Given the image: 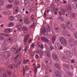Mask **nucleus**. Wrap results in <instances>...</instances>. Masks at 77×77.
I'll return each instance as SVG.
<instances>
[{"mask_svg":"<svg viewBox=\"0 0 77 77\" xmlns=\"http://www.w3.org/2000/svg\"><path fill=\"white\" fill-rule=\"evenodd\" d=\"M61 27H63L64 29H65L66 27L67 29H71V28H72V24L71 22L67 21L66 24V27L65 26V25L63 24H61Z\"/></svg>","mask_w":77,"mask_h":77,"instance_id":"nucleus-1","label":"nucleus"},{"mask_svg":"<svg viewBox=\"0 0 77 77\" xmlns=\"http://www.w3.org/2000/svg\"><path fill=\"white\" fill-rule=\"evenodd\" d=\"M60 41L61 44L63 45H67V42L65 38L63 37H61L60 38Z\"/></svg>","mask_w":77,"mask_h":77,"instance_id":"nucleus-2","label":"nucleus"},{"mask_svg":"<svg viewBox=\"0 0 77 77\" xmlns=\"http://www.w3.org/2000/svg\"><path fill=\"white\" fill-rule=\"evenodd\" d=\"M69 42L70 45L71 47H74L75 45V43L73 41L72 38H70L69 40Z\"/></svg>","mask_w":77,"mask_h":77,"instance_id":"nucleus-3","label":"nucleus"},{"mask_svg":"<svg viewBox=\"0 0 77 77\" xmlns=\"http://www.w3.org/2000/svg\"><path fill=\"white\" fill-rule=\"evenodd\" d=\"M4 57H5V58H7L8 57H10L11 56V54L9 52H4L3 54Z\"/></svg>","mask_w":77,"mask_h":77,"instance_id":"nucleus-4","label":"nucleus"},{"mask_svg":"<svg viewBox=\"0 0 77 77\" xmlns=\"http://www.w3.org/2000/svg\"><path fill=\"white\" fill-rule=\"evenodd\" d=\"M41 40L43 42H46V43H48L49 42V40L47 38L45 37H41Z\"/></svg>","mask_w":77,"mask_h":77,"instance_id":"nucleus-5","label":"nucleus"},{"mask_svg":"<svg viewBox=\"0 0 77 77\" xmlns=\"http://www.w3.org/2000/svg\"><path fill=\"white\" fill-rule=\"evenodd\" d=\"M35 9H36V6L34 5H32L30 7L29 10L30 11H34Z\"/></svg>","mask_w":77,"mask_h":77,"instance_id":"nucleus-6","label":"nucleus"},{"mask_svg":"<svg viewBox=\"0 0 77 77\" xmlns=\"http://www.w3.org/2000/svg\"><path fill=\"white\" fill-rule=\"evenodd\" d=\"M24 23L26 24H29L30 23V20L29 18L27 17L25 18L24 19Z\"/></svg>","mask_w":77,"mask_h":77,"instance_id":"nucleus-7","label":"nucleus"},{"mask_svg":"<svg viewBox=\"0 0 77 77\" xmlns=\"http://www.w3.org/2000/svg\"><path fill=\"white\" fill-rule=\"evenodd\" d=\"M14 14H17V12H19L20 11V8L18 7H15L14 8Z\"/></svg>","mask_w":77,"mask_h":77,"instance_id":"nucleus-8","label":"nucleus"},{"mask_svg":"<svg viewBox=\"0 0 77 77\" xmlns=\"http://www.w3.org/2000/svg\"><path fill=\"white\" fill-rule=\"evenodd\" d=\"M55 76L57 77H61V74L59 71L56 70L55 72Z\"/></svg>","mask_w":77,"mask_h":77,"instance_id":"nucleus-9","label":"nucleus"},{"mask_svg":"<svg viewBox=\"0 0 77 77\" xmlns=\"http://www.w3.org/2000/svg\"><path fill=\"white\" fill-rule=\"evenodd\" d=\"M52 56L53 59H54V60H56L58 58V57H57V54H56V53H53L52 54Z\"/></svg>","mask_w":77,"mask_h":77,"instance_id":"nucleus-10","label":"nucleus"},{"mask_svg":"<svg viewBox=\"0 0 77 77\" xmlns=\"http://www.w3.org/2000/svg\"><path fill=\"white\" fill-rule=\"evenodd\" d=\"M71 6L70 5H67L66 6V11H70L71 10Z\"/></svg>","mask_w":77,"mask_h":77,"instance_id":"nucleus-11","label":"nucleus"},{"mask_svg":"<svg viewBox=\"0 0 77 77\" xmlns=\"http://www.w3.org/2000/svg\"><path fill=\"white\" fill-rule=\"evenodd\" d=\"M66 54L67 56H71V52L69 51H67L66 52Z\"/></svg>","mask_w":77,"mask_h":77,"instance_id":"nucleus-12","label":"nucleus"},{"mask_svg":"<svg viewBox=\"0 0 77 77\" xmlns=\"http://www.w3.org/2000/svg\"><path fill=\"white\" fill-rule=\"evenodd\" d=\"M61 57L63 59V60L64 62L66 61V56L64 55V54H63L61 55Z\"/></svg>","mask_w":77,"mask_h":77,"instance_id":"nucleus-13","label":"nucleus"},{"mask_svg":"<svg viewBox=\"0 0 77 77\" xmlns=\"http://www.w3.org/2000/svg\"><path fill=\"white\" fill-rule=\"evenodd\" d=\"M4 32L5 33H10V32H11V29L10 28L4 30Z\"/></svg>","mask_w":77,"mask_h":77,"instance_id":"nucleus-14","label":"nucleus"},{"mask_svg":"<svg viewBox=\"0 0 77 77\" xmlns=\"http://www.w3.org/2000/svg\"><path fill=\"white\" fill-rule=\"evenodd\" d=\"M19 56H20V57H21V55H20L19 54H18L17 55V56L15 57L14 59V62H16L17 60V59L18 58V57H19Z\"/></svg>","mask_w":77,"mask_h":77,"instance_id":"nucleus-15","label":"nucleus"},{"mask_svg":"<svg viewBox=\"0 0 77 77\" xmlns=\"http://www.w3.org/2000/svg\"><path fill=\"white\" fill-rule=\"evenodd\" d=\"M24 5L26 7H29L30 6V3L29 2H25Z\"/></svg>","mask_w":77,"mask_h":77,"instance_id":"nucleus-16","label":"nucleus"},{"mask_svg":"<svg viewBox=\"0 0 77 77\" xmlns=\"http://www.w3.org/2000/svg\"><path fill=\"white\" fill-rule=\"evenodd\" d=\"M20 4V2L18 1H15L14 2V5L15 6H18Z\"/></svg>","mask_w":77,"mask_h":77,"instance_id":"nucleus-17","label":"nucleus"},{"mask_svg":"<svg viewBox=\"0 0 77 77\" xmlns=\"http://www.w3.org/2000/svg\"><path fill=\"white\" fill-rule=\"evenodd\" d=\"M67 31L64 30L63 31L62 34L64 36H67Z\"/></svg>","mask_w":77,"mask_h":77,"instance_id":"nucleus-18","label":"nucleus"},{"mask_svg":"<svg viewBox=\"0 0 77 77\" xmlns=\"http://www.w3.org/2000/svg\"><path fill=\"white\" fill-rule=\"evenodd\" d=\"M17 48H18V47H17V46L12 47L11 48V50H12V51H15V50H17Z\"/></svg>","mask_w":77,"mask_h":77,"instance_id":"nucleus-19","label":"nucleus"},{"mask_svg":"<svg viewBox=\"0 0 77 77\" xmlns=\"http://www.w3.org/2000/svg\"><path fill=\"white\" fill-rule=\"evenodd\" d=\"M46 56L48 57H51V54L50 52L48 51L46 52Z\"/></svg>","mask_w":77,"mask_h":77,"instance_id":"nucleus-20","label":"nucleus"},{"mask_svg":"<svg viewBox=\"0 0 77 77\" xmlns=\"http://www.w3.org/2000/svg\"><path fill=\"white\" fill-rule=\"evenodd\" d=\"M30 50V48L29 49V46H26L24 49L25 52L27 51H28V50L29 51Z\"/></svg>","mask_w":77,"mask_h":77,"instance_id":"nucleus-21","label":"nucleus"},{"mask_svg":"<svg viewBox=\"0 0 77 77\" xmlns=\"http://www.w3.org/2000/svg\"><path fill=\"white\" fill-rule=\"evenodd\" d=\"M71 17L73 18H75L76 17V13H72L71 14Z\"/></svg>","mask_w":77,"mask_h":77,"instance_id":"nucleus-22","label":"nucleus"},{"mask_svg":"<svg viewBox=\"0 0 77 77\" xmlns=\"http://www.w3.org/2000/svg\"><path fill=\"white\" fill-rule=\"evenodd\" d=\"M50 29H51L50 26L49 25H48L47 27V32H50Z\"/></svg>","mask_w":77,"mask_h":77,"instance_id":"nucleus-23","label":"nucleus"},{"mask_svg":"<svg viewBox=\"0 0 77 77\" xmlns=\"http://www.w3.org/2000/svg\"><path fill=\"white\" fill-rule=\"evenodd\" d=\"M56 38L55 36H54L52 39V42L53 43H54L55 41L56 40Z\"/></svg>","mask_w":77,"mask_h":77,"instance_id":"nucleus-24","label":"nucleus"},{"mask_svg":"<svg viewBox=\"0 0 77 77\" xmlns=\"http://www.w3.org/2000/svg\"><path fill=\"white\" fill-rule=\"evenodd\" d=\"M60 46V45L59 43H56V44L55 48H59Z\"/></svg>","mask_w":77,"mask_h":77,"instance_id":"nucleus-25","label":"nucleus"},{"mask_svg":"<svg viewBox=\"0 0 77 77\" xmlns=\"http://www.w3.org/2000/svg\"><path fill=\"white\" fill-rule=\"evenodd\" d=\"M55 66L56 68H58V69H60V65L58 63H56L55 64Z\"/></svg>","mask_w":77,"mask_h":77,"instance_id":"nucleus-26","label":"nucleus"},{"mask_svg":"<svg viewBox=\"0 0 77 77\" xmlns=\"http://www.w3.org/2000/svg\"><path fill=\"white\" fill-rule=\"evenodd\" d=\"M14 23L12 22H11L9 23L8 24V27H12V26H14Z\"/></svg>","mask_w":77,"mask_h":77,"instance_id":"nucleus-27","label":"nucleus"},{"mask_svg":"<svg viewBox=\"0 0 77 77\" xmlns=\"http://www.w3.org/2000/svg\"><path fill=\"white\" fill-rule=\"evenodd\" d=\"M28 28L26 27H23L22 30L23 31H27Z\"/></svg>","mask_w":77,"mask_h":77,"instance_id":"nucleus-28","label":"nucleus"},{"mask_svg":"<svg viewBox=\"0 0 77 77\" xmlns=\"http://www.w3.org/2000/svg\"><path fill=\"white\" fill-rule=\"evenodd\" d=\"M34 15H32L31 16V20L32 21H35V19L34 18Z\"/></svg>","mask_w":77,"mask_h":77,"instance_id":"nucleus-29","label":"nucleus"},{"mask_svg":"<svg viewBox=\"0 0 77 77\" xmlns=\"http://www.w3.org/2000/svg\"><path fill=\"white\" fill-rule=\"evenodd\" d=\"M55 31L57 33H59L60 32V29L59 28H56L55 29Z\"/></svg>","mask_w":77,"mask_h":77,"instance_id":"nucleus-30","label":"nucleus"},{"mask_svg":"<svg viewBox=\"0 0 77 77\" xmlns=\"http://www.w3.org/2000/svg\"><path fill=\"white\" fill-rule=\"evenodd\" d=\"M14 19V17L13 16H11L9 17V20L11 21H12Z\"/></svg>","mask_w":77,"mask_h":77,"instance_id":"nucleus-31","label":"nucleus"},{"mask_svg":"<svg viewBox=\"0 0 77 77\" xmlns=\"http://www.w3.org/2000/svg\"><path fill=\"white\" fill-rule=\"evenodd\" d=\"M61 14H65V10H64V9H62L61 11Z\"/></svg>","mask_w":77,"mask_h":77,"instance_id":"nucleus-32","label":"nucleus"},{"mask_svg":"<svg viewBox=\"0 0 77 77\" xmlns=\"http://www.w3.org/2000/svg\"><path fill=\"white\" fill-rule=\"evenodd\" d=\"M12 7V5H8L6 6V8H11Z\"/></svg>","mask_w":77,"mask_h":77,"instance_id":"nucleus-33","label":"nucleus"},{"mask_svg":"<svg viewBox=\"0 0 77 77\" xmlns=\"http://www.w3.org/2000/svg\"><path fill=\"white\" fill-rule=\"evenodd\" d=\"M21 51V49H18L16 51V52H15L14 54H16L17 53H18V52H20V51Z\"/></svg>","mask_w":77,"mask_h":77,"instance_id":"nucleus-34","label":"nucleus"},{"mask_svg":"<svg viewBox=\"0 0 77 77\" xmlns=\"http://www.w3.org/2000/svg\"><path fill=\"white\" fill-rule=\"evenodd\" d=\"M34 68L35 69V74H36V72H37V71H38V69L36 68V66H34Z\"/></svg>","mask_w":77,"mask_h":77,"instance_id":"nucleus-35","label":"nucleus"},{"mask_svg":"<svg viewBox=\"0 0 77 77\" xmlns=\"http://www.w3.org/2000/svg\"><path fill=\"white\" fill-rule=\"evenodd\" d=\"M35 23H33L29 27L30 28H32L33 27H34V26H35Z\"/></svg>","mask_w":77,"mask_h":77,"instance_id":"nucleus-36","label":"nucleus"},{"mask_svg":"<svg viewBox=\"0 0 77 77\" xmlns=\"http://www.w3.org/2000/svg\"><path fill=\"white\" fill-rule=\"evenodd\" d=\"M47 31L46 30H45V29H42V34H45L44 33H45V32H46Z\"/></svg>","mask_w":77,"mask_h":77,"instance_id":"nucleus-37","label":"nucleus"},{"mask_svg":"<svg viewBox=\"0 0 77 77\" xmlns=\"http://www.w3.org/2000/svg\"><path fill=\"white\" fill-rule=\"evenodd\" d=\"M8 68L10 69V68H13V65L12 64L8 66Z\"/></svg>","mask_w":77,"mask_h":77,"instance_id":"nucleus-38","label":"nucleus"},{"mask_svg":"<svg viewBox=\"0 0 77 77\" xmlns=\"http://www.w3.org/2000/svg\"><path fill=\"white\" fill-rule=\"evenodd\" d=\"M47 16V14L46 13V11H45L44 13L43 14L44 17H46Z\"/></svg>","mask_w":77,"mask_h":77,"instance_id":"nucleus-39","label":"nucleus"},{"mask_svg":"<svg viewBox=\"0 0 77 77\" xmlns=\"http://www.w3.org/2000/svg\"><path fill=\"white\" fill-rule=\"evenodd\" d=\"M9 3H12L14 2V0H8Z\"/></svg>","mask_w":77,"mask_h":77,"instance_id":"nucleus-40","label":"nucleus"},{"mask_svg":"<svg viewBox=\"0 0 77 77\" xmlns=\"http://www.w3.org/2000/svg\"><path fill=\"white\" fill-rule=\"evenodd\" d=\"M50 48L51 49V51H52V50H53L54 49V48H53V47L52 46V45H51L50 46Z\"/></svg>","mask_w":77,"mask_h":77,"instance_id":"nucleus-41","label":"nucleus"},{"mask_svg":"<svg viewBox=\"0 0 77 77\" xmlns=\"http://www.w3.org/2000/svg\"><path fill=\"white\" fill-rule=\"evenodd\" d=\"M64 66H66V69H69V65L67 64H65L64 65Z\"/></svg>","mask_w":77,"mask_h":77,"instance_id":"nucleus-42","label":"nucleus"},{"mask_svg":"<svg viewBox=\"0 0 77 77\" xmlns=\"http://www.w3.org/2000/svg\"><path fill=\"white\" fill-rule=\"evenodd\" d=\"M54 27L55 29H57L58 27L57 25V24H55L54 25Z\"/></svg>","mask_w":77,"mask_h":77,"instance_id":"nucleus-43","label":"nucleus"},{"mask_svg":"<svg viewBox=\"0 0 77 77\" xmlns=\"http://www.w3.org/2000/svg\"><path fill=\"white\" fill-rule=\"evenodd\" d=\"M26 70L24 69V67H23V75H25V71Z\"/></svg>","mask_w":77,"mask_h":77,"instance_id":"nucleus-44","label":"nucleus"},{"mask_svg":"<svg viewBox=\"0 0 77 77\" xmlns=\"http://www.w3.org/2000/svg\"><path fill=\"white\" fill-rule=\"evenodd\" d=\"M3 77H7V74H6V73H4L3 74Z\"/></svg>","mask_w":77,"mask_h":77,"instance_id":"nucleus-45","label":"nucleus"},{"mask_svg":"<svg viewBox=\"0 0 77 77\" xmlns=\"http://www.w3.org/2000/svg\"><path fill=\"white\" fill-rule=\"evenodd\" d=\"M9 41L10 42H13L14 41V40L12 39V38H10L9 39Z\"/></svg>","mask_w":77,"mask_h":77,"instance_id":"nucleus-46","label":"nucleus"},{"mask_svg":"<svg viewBox=\"0 0 77 77\" xmlns=\"http://www.w3.org/2000/svg\"><path fill=\"white\" fill-rule=\"evenodd\" d=\"M17 18L18 20H20L21 19V16L19 15H17Z\"/></svg>","mask_w":77,"mask_h":77,"instance_id":"nucleus-47","label":"nucleus"},{"mask_svg":"<svg viewBox=\"0 0 77 77\" xmlns=\"http://www.w3.org/2000/svg\"><path fill=\"white\" fill-rule=\"evenodd\" d=\"M7 73L8 75H11V73H12V72L11 71H8Z\"/></svg>","mask_w":77,"mask_h":77,"instance_id":"nucleus-48","label":"nucleus"},{"mask_svg":"<svg viewBox=\"0 0 77 77\" xmlns=\"http://www.w3.org/2000/svg\"><path fill=\"white\" fill-rule=\"evenodd\" d=\"M3 37L2 36H0V41H3Z\"/></svg>","mask_w":77,"mask_h":77,"instance_id":"nucleus-49","label":"nucleus"},{"mask_svg":"<svg viewBox=\"0 0 77 77\" xmlns=\"http://www.w3.org/2000/svg\"><path fill=\"white\" fill-rule=\"evenodd\" d=\"M75 37L77 39V32L75 33Z\"/></svg>","mask_w":77,"mask_h":77,"instance_id":"nucleus-50","label":"nucleus"},{"mask_svg":"<svg viewBox=\"0 0 77 77\" xmlns=\"http://www.w3.org/2000/svg\"><path fill=\"white\" fill-rule=\"evenodd\" d=\"M27 40H28V39L25 38L24 39V41L25 42H27Z\"/></svg>","mask_w":77,"mask_h":77,"instance_id":"nucleus-51","label":"nucleus"},{"mask_svg":"<svg viewBox=\"0 0 77 77\" xmlns=\"http://www.w3.org/2000/svg\"><path fill=\"white\" fill-rule=\"evenodd\" d=\"M29 35L27 34L26 36V38L27 39H29Z\"/></svg>","mask_w":77,"mask_h":77,"instance_id":"nucleus-52","label":"nucleus"},{"mask_svg":"<svg viewBox=\"0 0 77 77\" xmlns=\"http://www.w3.org/2000/svg\"><path fill=\"white\" fill-rule=\"evenodd\" d=\"M71 62L72 63H75V60H72L71 61Z\"/></svg>","mask_w":77,"mask_h":77,"instance_id":"nucleus-53","label":"nucleus"},{"mask_svg":"<svg viewBox=\"0 0 77 77\" xmlns=\"http://www.w3.org/2000/svg\"><path fill=\"white\" fill-rule=\"evenodd\" d=\"M21 61H20L18 63H17V65H18L19 64H21Z\"/></svg>","mask_w":77,"mask_h":77,"instance_id":"nucleus-54","label":"nucleus"},{"mask_svg":"<svg viewBox=\"0 0 77 77\" xmlns=\"http://www.w3.org/2000/svg\"><path fill=\"white\" fill-rule=\"evenodd\" d=\"M35 57L36 59H38V58H39V56H38V54H36V55H35Z\"/></svg>","mask_w":77,"mask_h":77,"instance_id":"nucleus-55","label":"nucleus"},{"mask_svg":"<svg viewBox=\"0 0 77 77\" xmlns=\"http://www.w3.org/2000/svg\"><path fill=\"white\" fill-rule=\"evenodd\" d=\"M40 48L41 49H43L44 48V46L43 45H42Z\"/></svg>","mask_w":77,"mask_h":77,"instance_id":"nucleus-56","label":"nucleus"},{"mask_svg":"<svg viewBox=\"0 0 77 77\" xmlns=\"http://www.w3.org/2000/svg\"><path fill=\"white\" fill-rule=\"evenodd\" d=\"M32 41V40L31 39H30L29 40V43L30 44V43H31V42Z\"/></svg>","mask_w":77,"mask_h":77,"instance_id":"nucleus-57","label":"nucleus"},{"mask_svg":"<svg viewBox=\"0 0 77 77\" xmlns=\"http://www.w3.org/2000/svg\"><path fill=\"white\" fill-rule=\"evenodd\" d=\"M3 50H8V48H3Z\"/></svg>","mask_w":77,"mask_h":77,"instance_id":"nucleus-58","label":"nucleus"},{"mask_svg":"<svg viewBox=\"0 0 77 77\" xmlns=\"http://www.w3.org/2000/svg\"><path fill=\"white\" fill-rule=\"evenodd\" d=\"M2 14L3 15H6V12H2Z\"/></svg>","mask_w":77,"mask_h":77,"instance_id":"nucleus-59","label":"nucleus"},{"mask_svg":"<svg viewBox=\"0 0 77 77\" xmlns=\"http://www.w3.org/2000/svg\"><path fill=\"white\" fill-rule=\"evenodd\" d=\"M59 49L60 50H62V49H63V46H61L60 47Z\"/></svg>","mask_w":77,"mask_h":77,"instance_id":"nucleus-60","label":"nucleus"},{"mask_svg":"<svg viewBox=\"0 0 77 77\" xmlns=\"http://www.w3.org/2000/svg\"><path fill=\"white\" fill-rule=\"evenodd\" d=\"M1 0V2L2 3V5H4V2H3V1H2V0Z\"/></svg>","mask_w":77,"mask_h":77,"instance_id":"nucleus-61","label":"nucleus"},{"mask_svg":"<svg viewBox=\"0 0 77 77\" xmlns=\"http://www.w3.org/2000/svg\"><path fill=\"white\" fill-rule=\"evenodd\" d=\"M40 67H41V65H40V64H38V65L37 68H40Z\"/></svg>","mask_w":77,"mask_h":77,"instance_id":"nucleus-62","label":"nucleus"},{"mask_svg":"<svg viewBox=\"0 0 77 77\" xmlns=\"http://www.w3.org/2000/svg\"><path fill=\"white\" fill-rule=\"evenodd\" d=\"M4 35L5 36H8V34H4Z\"/></svg>","mask_w":77,"mask_h":77,"instance_id":"nucleus-63","label":"nucleus"},{"mask_svg":"<svg viewBox=\"0 0 77 77\" xmlns=\"http://www.w3.org/2000/svg\"><path fill=\"white\" fill-rule=\"evenodd\" d=\"M4 47H6V46H7V44L6 43L4 44Z\"/></svg>","mask_w":77,"mask_h":77,"instance_id":"nucleus-64","label":"nucleus"}]
</instances>
